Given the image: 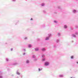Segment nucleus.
<instances>
[{
  "label": "nucleus",
  "mask_w": 78,
  "mask_h": 78,
  "mask_svg": "<svg viewBox=\"0 0 78 78\" xmlns=\"http://www.w3.org/2000/svg\"><path fill=\"white\" fill-rule=\"evenodd\" d=\"M49 64V63L48 62H46L45 63V66H48Z\"/></svg>",
  "instance_id": "obj_1"
},
{
  "label": "nucleus",
  "mask_w": 78,
  "mask_h": 78,
  "mask_svg": "<svg viewBox=\"0 0 78 78\" xmlns=\"http://www.w3.org/2000/svg\"><path fill=\"white\" fill-rule=\"evenodd\" d=\"M71 59H73V56H72L71 57Z\"/></svg>",
  "instance_id": "obj_5"
},
{
  "label": "nucleus",
  "mask_w": 78,
  "mask_h": 78,
  "mask_svg": "<svg viewBox=\"0 0 78 78\" xmlns=\"http://www.w3.org/2000/svg\"><path fill=\"white\" fill-rule=\"evenodd\" d=\"M17 74L18 75H20V73H17Z\"/></svg>",
  "instance_id": "obj_9"
},
{
  "label": "nucleus",
  "mask_w": 78,
  "mask_h": 78,
  "mask_svg": "<svg viewBox=\"0 0 78 78\" xmlns=\"http://www.w3.org/2000/svg\"><path fill=\"white\" fill-rule=\"evenodd\" d=\"M42 51H44V50H45V48H43V49H42Z\"/></svg>",
  "instance_id": "obj_6"
},
{
  "label": "nucleus",
  "mask_w": 78,
  "mask_h": 78,
  "mask_svg": "<svg viewBox=\"0 0 78 78\" xmlns=\"http://www.w3.org/2000/svg\"><path fill=\"white\" fill-rule=\"evenodd\" d=\"M30 20H33V18H31V19H30Z\"/></svg>",
  "instance_id": "obj_12"
},
{
  "label": "nucleus",
  "mask_w": 78,
  "mask_h": 78,
  "mask_svg": "<svg viewBox=\"0 0 78 78\" xmlns=\"http://www.w3.org/2000/svg\"><path fill=\"white\" fill-rule=\"evenodd\" d=\"M34 57H35V56H33V58H34Z\"/></svg>",
  "instance_id": "obj_14"
},
{
  "label": "nucleus",
  "mask_w": 78,
  "mask_h": 78,
  "mask_svg": "<svg viewBox=\"0 0 78 78\" xmlns=\"http://www.w3.org/2000/svg\"><path fill=\"white\" fill-rule=\"evenodd\" d=\"M71 78H72V77H71Z\"/></svg>",
  "instance_id": "obj_16"
},
{
  "label": "nucleus",
  "mask_w": 78,
  "mask_h": 78,
  "mask_svg": "<svg viewBox=\"0 0 78 78\" xmlns=\"http://www.w3.org/2000/svg\"><path fill=\"white\" fill-rule=\"evenodd\" d=\"M2 76H0V78H2Z\"/></svg>",
  "instance_id": "obj_13"
},
{
  "label": "nucleus",
  "mask_w": 78,
  "mask_h": 78,
  "mask_svg": "<svg viewBox=\"0 0 78 78\" xmlns=\"http://www.w3.org/2000/svg\"><path fill=\"white\" fill-rule=\"evenodd\" d=\"M64 28H67V26L65 25L64 26Z\"/></svg>",
  "instance_id": "obj_3"
},
{
  "label": "nucleus",
  "mask_w": 78,
  "mask_h": 78,
  "mask_svg": "<svg viewBox=\"0 0 78 78\" xmlns=\"http://www.w3.org/2000/svg\"><path fill=\"white\" fill-rule=\"evenodd\" d=\"M77 64H78V62H77Z\"/></svg>",
  "instance_id": "obj_15"
},
{
  "label": "nucleus",
  "mask_w": 78,
  "mask_h": 78,
  "mask_svg": "<svg viewBox=\"0 0 78 78\" xmlns=\"http://www.w3.org/2000/svg\"><path fill=\"white\" fill-rule=\"evenodd\" d=\"M49 39V38L48 37H47L45 39V40H48Z\"/></svg>",
  "instance_id": "obj_2"
},
{
  "label": "nucleus",
  "mask_w": 78,
  "mask_h": 78,
  "mask_svg": "<svg viewBox=\"0 0 78 78\" xmlns=\"http://www.w3.org/2000/svg\"><path fill=\"white\" fill-rule=\"evenodd\" d=\"M76 11V10H74L73 12H75Z\"/></svg>",
  "instance_id": "obj_10"
},
{
  "label": "nucleus",
  "mask_w": 78,
  "mask_h": 78,
  "mask_svg": "<svg viewBox=\"0 0 78 78\" xmlns=\"http://www.w3.org/2000/svg\"><path fill=\"white\" fill-rule=\"evenodd\" d=\"M35 50H36V51H37L39 50V49H38V48L36 49Z\"/></svg>",
  "instance_id": "obj_4"
},
{
  "label": "nucleus",
  "mask_w": 78,
  "mask_h": 78,
  "mask_svg": "<svg viewBox=\"0 0 78 78\" xmlns=\"http://www.w3.org/2000/svg\"><path fill=\"white\" fill-rule=\"evenodd\" d=\"M31 47V45L29 44V47Z\"/></svg>",
  "instance_id": "obj_7"
},
{
  "label": "nucleus",
  "mask_w": 78,
  "mask_h": 78,
  "mask_svg": "<svg viewBox=\"0 0 78 78\" xmlns=\"http://www.w3.org/2000/svg\"><path fill=\"white\" fill-rule=\"evenodd\" d=\"M27 63H29V61L27 60Z\"/></svg>",
  "instance_id": "obj_8"
},
{
  "label": "nucleus",
  "mask_w": 78,
  "mask_h": 78,
  "mask_svg": "<svg viewBox=\"0 0 78 78\" xmlns=\"http://www.w3.org/2000/svg\"><path fill=\"white\" fill-rule=\"evenodd\" d=\"M38 70L39 71H41V69H38Z\"/></svg>",
  "instance_id": "obj_11"
}]
</instances>
